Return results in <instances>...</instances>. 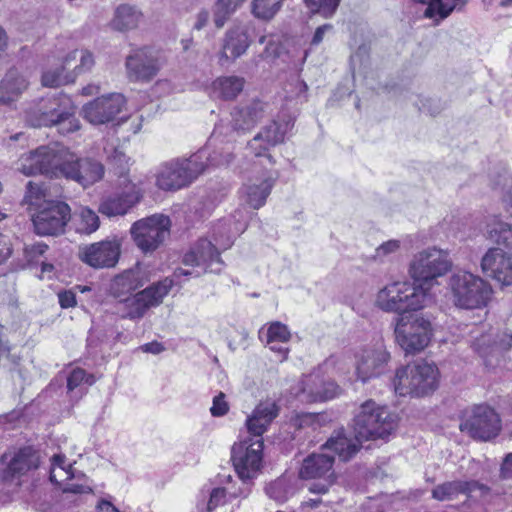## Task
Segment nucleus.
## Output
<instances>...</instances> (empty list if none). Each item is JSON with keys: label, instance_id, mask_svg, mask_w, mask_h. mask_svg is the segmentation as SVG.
Listing matches in <instances>:
<instances>
[{"label": "nucleus", "instance_id": "1", "mask_svg": "<svg viewBox=\"0 0 512 512\" xmlns=\"http://www.w3.org/2000/svg\"><path fill=\"white\" fill-rule=\"evenodd\" d=\"M233 160L230 151L200 149L190 158H177L164 162L156 173V186L164 191H176L191 184L208 166L228 165Z\"/></svg>", "mask_w": 512, "mask_h": 512}, {"label": "nucleus", "instance_id": "2", "mask_svg": "<svg viewBox=\"0 0 512 512\" xmlns=\"http://www.w3.org/2000/svg\"><path fill=\"white\" fill-rule=\"evenodd\" d=\"M26 118L34 127H56L64 135L80 129L76 106L64 93L41 98L27 111Z\"/></svg>", "mask_w": 512, "mask_h": 512}, {"label": "nucleus", "instance_id": "3", "mask_svg": "<svg viewBox=\"0 0 512 512\" xmlns=\"http://www.w3.org/2000/svg\"><path fill=\"white\" fill-rule=\"evenodd\" d=\"M431 299V294L425 292V287L417 286L414 282L397 281L380 289L375 296L374 303L384 312L403 316L406 312L424 308Z\"/></svg>", "mask_w": 512, "mask_h": 512}, {"label": "nucleus", "instance_id": "4", "mask_svg": "<svg viewBox=\"0 0 512 512\" xmlns=\"http://www.w3.org/2000/svg\"><path fill=\"white\" fill-rule=\"evenodd\" d=\"M397 415L386 406L370 399L363 402L354 415L353 428L359 441L385 438L397 427Z\"/></svg>", "mask_w": 512, "mask_h": 512}, {"label": "nucleus", "instance_id": "5", "mask_svg": "<svg viewBox=\"0 0 512 512\" xmlns=\"http://www.w3.org/2000/svg\"><path fill=\"white\" fill-rule=\"evenodd\" d=\"M452 267L447 251L430 247L416 253L409 265V274L417 286L425 287V292L437 284Z\"/></svg>", "mask_w": 512, "mask_h": 512}, {"label": "nucleus", "instance_id": "6", "mask_svg": "<svg viewBox=\"0 0 512 512\" xmlns=\"http://www.w3.org/2000/svg\"><path fill=\"white\" fill-rule=\"evenodd\" d=\"M449 289L452 302L462 309H477L486 306L492 293L487 282L466 271H459L451 275Z\"/></svg>", "mask_w": 512, "mask_h": 512}, {"label": "nucleus", "instance_id": "7", "mask_svg": "<svg viewBox=\"0 0 512 512\" xmlns=\"http://www.w3.org/2000/svg\"><path fill=\"white\" fill-rule=\"evenodd\" d=\"M264 108V104L260 101L235 107L231 112L229 123L221 122L215 126L207 146L216 142H235L239 136L253 129L264 117Z\"/></svg>", "mask_w": 512, "mask_h": 512}, {"label": "nucleus", "instance_id": "8", "mask_svg": "<svg viewBox=\"0 0 512 512\" xmlns=\"http://www.w3.org/2000/svg\"><path fill=\"white\" fill-rule=\"evenodd\" d=\"M438 369L426 362L407 365L396 371L393 385L400 396H423L437 387Z\"/></svg>", "mask_w": 512, "mask_h": 512}, {"label": "nucleus", "instance_id": "9", "mask_svg": "<svg viewBox=\"0 0 512 512\" xmlns=\"http://www.w3.org/2000/svg\"><path fill=\"white\" fill-rule=\"evenodd\" d=\"M67 151L50 146H40L21 155L16 163V170L25 176L41 174L50 178H61Z\"/></svg>", "mask_w": 512, "mask_h": 512}, {"label": "nucleus", "instance_id": "10", "mask_svg": "<svg viewBox=\"0 0 512 512\" xmlns=\"http://www.w3.org/2000/svg\"><path fill=\"white\" fill-rule=\"evenodd\" d=\"M173 285L174 281L166 277L132 296L118 300L117 313L124 319L139 320L150 308L163 302Z\"/></svg>", "mask_w": 512, "mask_h": 512}, {"label": "nucleus", "instance_id": "11", "mask_svg": "<svg viewBox=\"0 0 512 512\" xmlns=\"http://www.w3.org/2000/svg\"><path fill=\"white\" fill-rule=\"evenodd\" d=\"M394 333L397 344L406 354H416L428 346L432 337V325L422 316H400Z\"/></svg>", "mask_w": 512, "mask_h": 512}, {"label": "nucleus", "instance_id": "12", "mask_svg": "<svg viewBox=\"0 0 512 512\" xmlns=\"http://www.w3.org/2000/svg\"><path fill=\"white\" fill-rule=\"evenodd\" d=\"M263 438L249 436L237 443L231 449V460L240 479H254L262 467Z\"/></svg>", "mask_w": 512, "mask_h": 512}, {"label": "nucleus", "instance_id": "13", "mask_svg": "<svg viewBox=\"0 0 512 512\" xmlns=\"http://www.w3.org/2000/svg\"><path fill=\"white\" fill-rule=\"evenodd\" d=\"M171 221L163 214L136 221L131 227V235L137 247L147 253L156 250L169 236Z\"/></svg>", "mask_w": 512, "mask_h": 512}, {"label": "nucleus", "instance_id": "14", "mask_svg": "<svg viewBox=\"0 0 512 512\" xmlns=\"http://www.w3.org/2000/svg\"><path fill=\"white\" fill-rule=\"evenodd\" d=\"M35 232L41 236H55L64 232L71 218V209L62 201H44L31 214Z\"/></svg>", "mask_w": 512, "mask_h": 512}, {"label": "nucleus", "instance_id": "15", "mask_svg": "<svg viewBox=\"0 0 512 512\" xmlns=\"http://www.w3.org/2000/svg\"><path fill=\"white\" fill-rule=\"evenodd\" d=\"M288 129L289 122L280 123L272 121L265 125L248 141L246 156L257 158L260 160L261 164L268 163V165L272 167L275 164V160L270 150L284 142Z\"/></svg>", "mask_w": 512, "mask_h": 512}, {"label": "nucleus", "instance_id": "16", "mask_svg": "<svg viewBox=\"0 0 512 512\" xmlns=\"http://www.w3.org/2000/svg\"><path fill=\"white\" fill-rule=\"evenodd\" d=\"M334 457L328 454H312L304 459L299 475L303 479H315L310 485L312 493H326L335 481Z\"/></svg>", "mask_w": 512, "mask_h": 512}, {"label": "nucleus", "instance_id": "17", "mask_svg": "<svg viewBox=\"0 0 512 512\" xmlns=\"http://www.w3.org/2000/svg\"><path fill=\"white\" fill-rule=\"evenodd\" d=\"M62 177L76 182L84 189L99 182L104 176L103 164L90 157H77L67 151Z\"/></svg>", "mask_w": 512, "mask_h": 512}, {"label": "nucleus", "instance_id": "18", "mask_svg": "<svg viewBox=\"0 0 512 512\" xmlns=\"http://www.w3.org/2000/svg\"><path fill=\"white\" fill-rule=\"evenodd\" d=\"M501 424L498 414L489 406H475L471 415L460 424V430L471 437L489 440L497 436Z\"/></svg>", "mask_w": 512, "mask_h": 512}, {"label": "nucleus", "instance_id": "19", "mask_svg": "<svg viewBox=\"0 0 512 512\" xmlns=\"http://www.w3.org/2000/svg\"><path fill=\"white\" fill-rule=\"evenodd\" d=\"M121 242L117 238L105 239L79 248L80 260L93 268L114 267L120 257Z\"/></svg>", "mask_w": 512, "mask_h": 512}, {"label": "nucleus", "instance_id": "20", "mask_svg": "<svg viewBox=\"0 0 512 512\" xmlns=\"http://www.w3.org/2000/svg\"><path fill=\"white\" fill-rule=\"evenodd\" d=\"M39 463V452L30 446L19 449L10 457L5 454L0 458V480L12 482L19 479L36 469Z\"/></svg>", "mask_w": 512, "mask_h": 512}, {"label": "nucleus", "instance_id": "21", "mask_svg": "<svg viewBox=\"0 0 512 512\" xmlns=\"http://www.w3.org/2000/svg\"><path fill=\"white\" fill-rule=\"evenodd\" d=\"M125 104L122 94L113 93L102 96L85 104L82 108L83 117L93 125H102L115 119Z\"/></svg>", "mask_w": 512, "mask_h": 512}, {"label": "nucleus", "instance_id": "22", "mask_svg": "<svg viewBox=\"0 0 512 512\" xmlns=\"http://www.w3.org/2000/svg\"><path fill=\"white\" fill-rule=\"evenodd\" d=\"M125 66L130 81L147 82L158 74L161 64L150 49L141 48L127 56Z\"/></svg>", "mask_w": 512, "mask_h": 512}, {"label": "nucleus", "instance_id": "23", "mask_svg": "<svg viewBox=\"0 0 512 512\" xmlns=\"http://www.w3.org/2000/svg\"><path fill=\"white\" fill-rule=\"evenodd\" d=\"M185 266L204 267L203 272L219 273L223 268L219 249L207 239H200L183 257Z\"/></svg>", "mask_w": 512, "mask_h": 512}, {"label": "nucleus", "instance_id": "24", "mask_svg": "<svg viewBox=\"0 0 512 512\" xmlns=\"http://www.w3.org/2000/svg\"><path fill=\"white\" fill-rule=\"evenodd\" d=\"M390 355L383 345L366 348L357 355L356 374L358 379L366 382L381 375L389 361Z\"/></svg>", "mask_w": 512, "mask_h": 512}, {"label": "nucleus", "instance_id": "25", "mask_svg": "<svg viewBox=\"0 0 512 512\" xmlns=\"http://www.w3.org/2000/svg\"><path fill=\"white\" fill-rule=\"evenodd\" d=\"M483 272L504 286L512 284V255L500 248H490L482 258Z\"/></svg>", "mask_w": 512, "mask_h": 512}, {"label": "nucleus", "instance_id": "26", "mask_svg": "<svg viewBox=\"0 0 512 512\" xmlns=\"http://www.w3.org/2000/svg\"><path fill=\"white\" fill-rule=\"evenodd\" d=\"M341 392L332 380H325L319 373H311L301 382L300 397L305 402H322L333 399Z\"/></svg>", "mask_w": 512, "mask_h": 512}, {"label": "nucleus", "instance_id": "27", "mask_svg": "<svg viewBox=\"0 0 512 512\" xmlns=\"http://www.w3.org/2000/svg\"><path fill=\"white\" fill-rule=\"evenodd\" d=\"M279 406L275 401L266 400L260 402L246 419V427L249 435L254 438H262L270 424L279 414Z\"/></svg>", "mask_w": 512, "mask_h": 512}, {"label": "nucleus", "instance_id": "28", "mask_svg": "<svg viewBox=\"0 0 512 512\" xmlns=\"http://www.w3.org/2000/svg\"><path fill=\"white\" fill-rule=\"evenodd\" d=\"M27 79L16 69H10L0 81V105L16 102L28 88Z\"/></svg>", "mask_w": 512, "mask_h": 512}, {"label": "nucleus", "instance_id": "29", "mask_svg": "<svg viewBox=\"0 0 512 512\" xmlns=\"http://www.w3.org/2000/svg\"><path fill=\"white\" fill-rule=\"evenodd\" d=\"M145 282L146 279L139 268L124 271L113 279L110 287L111 294L121 300L132 296Z\"/></svg>", "mask_w": 512, "mask_h": 512}, {"label": "nucleus", "instance_id": "30", "mask_svg": "<svg viewBox=\"0 0 512 512\" xmlns=\"http://www.w3.org/2000/svg\"><path fill=\"white\" fill-rule=\"evenodd\" d=\"M140 199L138 192H123L103 199L99 212L108 217L125 215Z\"/></svg>", "mask_w": 512, "mask_h": 512}, {"label": "nucleus", "instance_id": "31", "mask_svg": "<svg viewBox=\"0 0 512 512\" xmlns=\"http://www.w3.org/2000/svg\"><path fill=\"white\" fill-rule=\"evenodd\" d=\"M274 180L271 176L263 179H257L254 182L245 184L241 190V196L244 202L253 209L262 207L273 187Z\"/></svg>", "mask_w": 512, "mask_h": 512}, {"label": "nucleus", "instance_id": "32", "mask_svg": "<svg viewBox=\"0 0 512 512\" xmlns=\"http://www.w3.org/2000/svg\"><path fill=\"white\" fill-rule=\"evenodd\" d=\"M487 490V487L477 481H450L437 485L432 490V496L439 501H447L456 498L459 494H470L472 491Z\"/></svg>", "mask_w": 512, "mask_h": 512}, {"label": "nucleus", "instance_id": "33", "mask_svg": "<svg viewBox=\"0 0 512 512\" xmlns=\"http://www.w3.org/2000/svg\"><path fill=\"white\" fill-rule=\"evenodd\" d=\"M249 44L248 35L244 29L240 27L232 28L225 34L221 57L236 59L246 52Z\"/></svg>", "mask_w": 512, "mask_h": 512}, {"label": "nucleus", "instance_id": "34", "mask_svg": "<svg viewBox=\"0 0 512 512\" xmlns=\"http://www.w3.org/2000/svg\"><path fill=\"white\" fill-rule=\"evenodd\" d=\"M245 80L238 76L219 77L211 85V95L222 100H233L243 90Z\"/></svg>", "mask_w": 512, "mask_h": 512}, {"label": "nucleus", "instance_id": "35", "mask_svg": "<svg viewBox=\"0 0 512 512\" xmlns=\"http://www.w3.org/2000/svg\"><path fill=\"white\" fill-rule=\"evenodd\" d=\"M141 19L142 13L139 9L129 4H121L115 9L110 26L117 31H127L135 29Z\"/></svg>", "mask_w": 512, "mask_h": 512}, {"label": "nucleus", "instance_id": "36", "mask_svg": "<svg viewBox=\"0 0 512 512\" xmlns=\"http://www.w3.org/2000/svg\"><path fill=\"white\" fill-rule=\"evenodd\" d=\"M362 442L356 437L352 439L338 433L336 436H331L323 447L333 451L342 461H348L359 451Z\"/></svg>", "mask_w": 512, "mask_h": 512}, {"label": "nucleus", "instance_id": "37", "mask_svg": "<svg viewBox=\"0 0 512 512\" xmlns=\"http://www.w3.org/2000/svg\"><path fill=\"white\" fill-rule=\"evenodd\" d=\"M485 232L491 241L512 249V225L500 217L490 216L486 222Z\"/></svg>", "mask_w": 512, "mask_h": 512}, {"label": "nucleus", "instance_id": "38", "mask_svg": "<svg viewBox=\"0 0 512 512\" xmlns=\"http://www.w3.org/2000/svg\"><path fill=\"white\" fill-rule=\"evenodd\" d=\"M71 226L81 235H91L100 227V218L95 211L88 207H82L71 215Z\"/></svg>", "mask_w": 512, "mask_h": 512}, {"label": "nucleus", "instance_id": "39", "mask_svg": "<svg viewBox=\"0 0 512 512\" xmlns=\"http://www.w3.org/2000/svg\"><path fill=\"white\" fill-rule=\"evenodd\" d=\"M245 0H217L213 9L215 26L222 28Z\"/></svg>", "mask_w": 512, "mask_h": 512}, {"label": "nucleus", "instance_id": "40", "mask_svg": "<svg viewBox=\"0 0 512 512\" xmlns=\"http://www.w3.org/2000/svg\"><path fill=\"white\" fill-rule=\"evenodd\" d=\"M66 64L67 63L63 61V63L57 67L45 70L41 78L42 85L45 87L53 88L73 83L75 81V75H71V73H65Z\"/></svg>", "mask_w": 512, "mask_h": 512}, {"label": "nucleus", "instance_id": "41", "mask_svg": "<svg viewBox=\"0 0 512 512\" xmlns=\"http://www.w3.org/2000/svg\"><path fill=\"white\" fill-rule=\"evenodd\" d=\"M64 464L65 456L56 454L52 457L50 481L61 487L65 482L76 478L72 466L68 465V467H65Z\"/></svg>", "mask_w": 512, "mask_h": 512}, {"label": "nucleus", "instance_id": "42", "mask_svg": "<svg viewBox=\"0 0 512 512\" xmlns=\"http://www.w3.org/2000/svg\"><path fill=\"white\" fill-rule=\"evenodd\" d=\"M492 345L502 350H508L512 346V335L505 333L503 337L497 341L493 338L492 334H483L481 337L475 338L473 343L474 349L482 356L486 355L487 348Z\"/></svg>", "mask_w": 512, "mask_h": 512}, {"label": "nucleus", "instance_id": "43", "mask_svg": "<svg viewBox=\"0 0 512 512\" xmlns=\"http://www.w3.org/2000/svg\"><path fill=\"white\" fill-rule=\"evenodd\" d=\"M48 201L46 199V191L42 185L29 181L26 185V192L23 198V204L28 205V210L32 212L38 210L40 206Z\"/></svg>", "mask_w": 512, "mask_h": 512}, {"label": "nucleus", "instance_id": "44", "mask_svg": "<svg viewBox=\"0 0 512 512\" xmlns=\"http://www.w3.org/2000/svg\"><path fill=\"white\" fill-rule=\"evenodd\" d=\"M265 492L270 499H273L278 503L286 502L292 494L289 481L285 477H280L269 483L265 487Z\"/></svg>", "mask_w": 512, "mask_h": 512}, {"label": "nucleus", "instance_id": "45", "mask_svg": "<svg viewBox=\"0 0 512 512\" xmlns=\"http://www.w3.org/2000/svg\"><path fill=\"white\" fill-rule=\"evenodd\" d=\"M283 0H253L252 12L255 17L270 20L280 10Z\"/></svg>", "mask_w": 512, "mask_h": 512}, {"label": "nucleus", "instance_id": "46", "mask_svg": "<svg viewBox=\"0 0 512 512\" xmlns=\"http://www.w3.org/2000/svg\"><path fill=\"white\" fill-rule=\"evenodd\" d=\"M95 377L93 374H88L84 369L81 368H75L73 369L69 376L67 377V389L69 393L74 392L76 389L79 388V395L80 398L84 391L81 389L82 384H86L88 386H91L95 383Z\"/></svg>", "mask_w": 512, "mask_h": 512}, {"label": "nucleus", "instance_id": "47", "mask_svg": "<svg viewBox=\"0 0 512 512\" xmlns=\"http://www.w3.org/2000/svg\"><path fill=\"white\" fill-rule=\"evenodd\" d=\"M306 7L313 14L324 18H331L337 11L341 0H303Z\"/></svg>", "mask_w": 512, "mask_h": 512}, {"label": "nucleus", "instance_id": "48", "mask_svg": "<svg viewBox=\"0 0 512 512\" xmlns=\"http://www.w3.org/2000/svg\"><path fill=\"white\" fill-rule=\"evenodd\" d=\"M424 11V17L434 19L438 16L436 24L447 18L455 9V4L445 3L443 0H429Z\"/></svg>", "mask_w": 512, "mask_h": 512}, {"label": "nucleus", "instance_id": "49", "mask_svg": "<svg viewBox=\"0 0 512 512\" xmlns=\"http://www.w3.org/2000/svg\"><path fill=\"white\" fill-rule=\"evenodd\" d=\"M78 54H80V64L71 72V75H75V78L84 72L90 71L95 63L92 53L87 50H74L70 52L65 57L64 62L69 64L77 59Z\"/></svg>", "mask_w": 512, "mask_h": 512}, {"label": "nucleus", "instance_id": "50", "mask_svg": "<svg viewBox=\"0 0 512 512\" xmlns=\"http://www.w3.org/2000/svg\"><path fill=\"white\" fill-rule=\"evenodd\" d=\"M113 333V329L100 327L98 325L93 326L90 329L88 338H87V345L90 349L97 350L99 349L104 343L108 341L110 336Z\"/></svg>", "mask_w": 512, "mask_h": 512}, {"label": "nucleus", "instance_id": "51", "mask_svg": "<svg viewBox=\"0 0 512 512\" xmlns=\"http://www.w3.org/2000/svg\"><path fill=\"white\" fill-rule=\"evenodd\" d=\"M291 334L286 325L280 322L272 323L267 330L266 343H286L289 341Z\"/></svg>", "mask_w": 512, "mask_h": 512}, {"label": "nucleus", "instance_id": "52", "mask_svg": "<svg viewBox=\"0 0 512 512\" xmlns=\"http://www.w3.org/2000/svg\"><path fill=\"white\" fill-rule=\"evenodd\" d=\"M400 246L401 243L399 240H388L376 248L373 258L382 262L389 255L396 253L400 249Z\"/></svg>", "mask_w": 512, "mask_h": 512}, {"label": "nucleus", "instance_id": "53", "mask_svg": "<svg viewBox=\"0 0 512 512\" xmlns=\"http://www.w3.org/2000/svg\"><path fill=\"white\" fill-rule=\"evenodd\" d=\"M228 491L225 487L213 488L209 494L207 511L212 512L218 506L225 504Z\"/></svg>", "mask_w": 512, "mask_h": 512}, {"label": "nucleus", "instance_id": "54", "mask_svg": "<svg viewBox=\"0 0 512 512\" xmlns=\"http://www.w3.org/2000/svg\"><path fill=\"white\" fill-rule=\"evenodd\" d=\"M241 483L239 486L226 487L228 494L232 498H247L251 493L253 479H240Z\"/></svg>", "mask_w": 512, "mask_h": 512}, {"label": "nucleus", "instance_id": "55", "mask_svg": "<svg viewBox=\"0 0 512 512\" xmlns=\"http://www.w3.org/2000/svg\"><path fill=\"white\" fill-rule=\"evenodd\" d=\"M229 411V405L225 400V394L220 392L213 399L212 407L210 408V412L214 417H221L227 414Z\"/></svg>", "mask_w": 512, "mask_h": 512}, {"label": "nucleus", "instance_id": "56", "mask_svg": "<svg viewBox=\"0 0 512 512\" xmlns=\"http://www.w3.org/2000/svg\"><path fill=\"white\" fill-rule=\"evenodd\" d=\"M12 254V245L10 239L0 234V265L5 262Z\"/></svg>", "mask_w": 512, "mask_h": 512}, {"label": "nucleus", "instance_id": "57", "mask_svg": "<svg viewBox=\"0 0 512 512\" xmlns=\"http://www.w3.org/2000/svg\"><path fill=\"white\" fill-rule=\"evenodd\" d=\"M59 304L63 309L76 305V295L72 291H61L58 293Z\"/></svg>", "mask_w": 512, "mask_h": 512}, {"label": "nucleus", "instance_id": "58", "mask_svg": "<svg viewBox=\"0 0 512 512\" xmlns=\"http://www.w3.org/2000/svg\"><path fill=\"white\" fill-rule=\"evenodd\" d=\"M62 490L65 493H75V494L89 493L92 491V489L88 485L70 483L68 481L62 485Z\"/></svg>", "mask_w": 512, "mask_h": 512}, {"label": "nucleus", "instance_id": "59", "mask_svg": "<svg viewBox=\"0 0 512 512\" xmlns=\"http://www.w3.org/2000/svg\"><path fill=\"white\" fill-rule=\"evenodd\" d=\"M332 30L333 26L331 24H324L322 26H319L314 33L311 43L313 45H318L319 43L322 42L325 33L330 32Z\"/></svg>", "mask_w": 512, "mask_h": 512}, {"label": "nucleus", "instance_id": "60", "mask_svg": "<svg viewBox=\"0 0 512 512\" xmlns=\"http://www.w3.org/2000/svg\"><path fill=\"white\" fill-rule=\"evenodd\" d=\"M210 19V13L208 10H201L197 15L195 19V23L193 25L194 29L201 30L203 29L209 22Z\"/></svg>", "mask_w": 512, "mask_h": 512}, {"label": "nucleus", "instance_id": "61", "mask_svg": "<svg viewBox=\"0 0 512 512\" xmlns=\"http://www.w3.org/2000/svg\"><path fill=\"white\" fill-rule=\"evenodd\" d=\"M500 474L503 479L512 478V453L505 457L501 465Z\"/></svg>", "mask_w": 512, "mask_h": 512}, {"label": "nucleus", "instance_id": "62", "mask_svg": "<svg viewBox=\"0 0 512 512\" xmlns=\"http://www.w3.org/2000/svg\"><path fill=\"white\" fill-rule=\"evenodd\" d=\"M48 249V245H46L43 242H38L30 246L28 249L29 254L31 257H37L43 255Z\"/></svg>", "mask_w": 512, "mask_h": 512}, {"label": "nucleus", "instance_id": "63", "mask_svg": "<svg viewBox=\"0 0 512 512\" xmlns=\"http://www.w3.org/2000/svg\"><path fill=\"white\" fill-rule=\"evenodd\" d=\"M142 350L147 353L159 354L164 351V346L159 342H150L142 346Z\"/></svg>", "mask_w": 512, "mask_h": 512}, {"label": "nucleus", "instance_id": "64", "mask_svg": "<svg viewBox=\"0 0 512 512\" xmlns=\"http://www.w3.org/2000/svg\"><path fill=\"white\" fill-rule=\"evenodd\" d=\"M270 350L277 352L281 356V360L287 358L288 348L284 347V343L276 342V343H266Z\"/></svg>", "mask_w": 512, "mask_h": 512}]
</instances>
